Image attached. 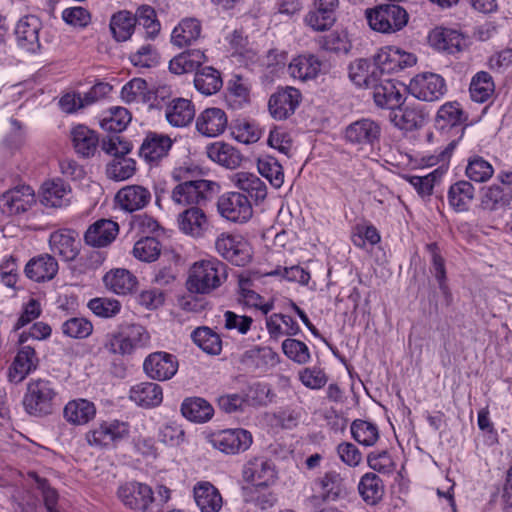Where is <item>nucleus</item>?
Wrapping results in <instances>:
<instances>
[{
	"mask_svg": "<svg viewBox=\"0 0 512 512\" xmlns=\"http://www.w3.org/2000/svg\"><path fill=\"white\" fill-rule=\"evenodd\" d=\"M227 266L216 258L195 262L189 271L187 288L190 292L208 294L227 279Z\"/></svg>",
	"mask_w": 512,
	"mask_h": 512,
	"instance_id": "f257e3e1",
	"label": "nucleus"
},
{
	"mask_svg": "<svg viewBox=\"0 0 512 512\" xmlns=\"http://www.w3.org/2000/svg\"><path fill=\"white\" fill-rule=\"evenodd\" d=\"M56 390L51 381L37 378L31 379L23 397L25 411L32 416L41 417L52 413Z\"/></svg>",
	"mask_w": 512,
	"mask_h": 512,
	"instance_id": "f03ea898",
	"label": "nucleus"
},
{
	"mask_svg": "<svg viewBox=\"0 0 512 512\" xmlns=\"http://www.w3.org/2000/svg\"><path fill=\"white\" fill-rule=\"evenodd\" d=\"M149 343L150 335L147 330L141 325L133 324L119 333L107 334L103 348L110 354L124 356L147 347Z\"/></svg>",
	"mask_w": 512,
	"mask_h": 512,
	"instance_id": "7ed1b4c3",
	"label": "nucleus"
},
{
	"mask_svg": "<svg viewBox=\"0 0 512 512\" xmlns=\"http://www.w3.org/2000/svg\"><path fill=\"white\" fill-rule=\"evenodd\" d=\"M369 26L374 31L391 34L402 30L408 23L406 9L397 4H381L366 10Z\"/></svg>",
	"mask_w": 512,
	"mask_h": 512,
	"instance_id": "20e7f679",
	"label": "nucleus"
},
{
	"mask_svg": "<svg viewBox=\"0 0 512 512\" xmlns=\"http://www.w3.org/2000/svg\"><path fill=\"white\" fill-rule=\"evenodd\" d=\"M215 250L236 266H245L252 259V248L249 242L239 234L221 233L215 240Z\"/></svg>",
	"mask_w": 512,
	"mask_h": 512,
	"instance_id": "39448f33",
	"label": "nucleus"
},
{
	"mask_svg": "<svg viewBox=\"0 0 512 512\" xmlns=\"http://www.w3.org/2000/svg\"><path fill=\"white\" fill-rule=\"evenodd\" d=\"M416 61L414 54L390 46L379 49L373 56L374 69L382 77H388L392 73L412 67Z\"/></svg>",
	"mask_w": 512,
	"mask_h": 512,
	"instance_id": "423d86ee",
	"label": "nucleus"
},
{
	"mask_svg": "<svg viewBox=\"0 0 512 512\" xmlns=\"http://www.w3.org/2000/svg\"><path fill=\"white\" fill-rule=\"evenodd\" d=\"M215 185L205 179L179 183L171 192V200L179 206L200 205L211 197Z\"/></svg>",
	"mask_w": 512,
	"mask_h": 512,
	"instance_id": "0eeeda50",
	"label": "nucleus"
},
{
	"mask_svg": "<svg viewBox=\"0 0 512 512\" xmlns=\"http://www.w3.org/2000/svg\"><path fill=\"white\" fill-rule=\"evenodd\" d=\"M129 436V425L126 422L113 420L104 421L97 427L89 430L85 439L87 443L96 448H108Z\"/></svg>",
	"mask_w": 512,
	"mask_h": 512,
	"instance_id": "6e6552de",
	"label": "nucleus"
},
{
	"mask_svg": "<svg viewBox=\"0 0 512 512\" xmlns=\"http://www.w3.org/2000/svg\"><path fill=\"white\" fill-rule=\"evenodd\" d=\"M380 124L370 118H362L349 124L345 129V140L358 149H373L381 137Z\"/></svg>",
	"mask_w": 512,
	"mask_h": 512,
	"instance_id": "1a4fd4ad",
	"label": "nucleus"
},
{
	"mask_svg": "<svg viewBox=\"0 0 512 512\" xmlns=\"http://www.w3.org/2000/svg\"><path fill=\"white\" fill-rule=\"evenodd\" d=\"M217 210L223 218L235 223H245L253 215L249 198L240 192L222 194L217 201Z\"/></svg>",
	"mask_w": 512,
	"mask_h": 512,
	"instance_id": "9d476101",
	"label": "nucleus"
},
{
	"mask_svg": "<svg viewBox=\"0 0 512 512\" xmlns=\"http://www.w3.org/2000/svg\"><path fill=\"white\" fill-rule=\"evenodd\" d=\"M407 88L413 97L427 102L441 99L447 91L444 78L439 74L430 72L413 77Z\"/></svg>",
	"mask_w": 512,
	"mask_h": 512,
	"instance_id": "9b49d317",
	"label": "nucleus"
},
{
	"mask_svg": "<svg viewBox=\"0 0 512 512\" xmlns=\"http://www.w3.org/2000/svg\"><path fill=\"white\" fill-rule=\"evenodd\" d=\"M117 497L128 509L147 512L156 500L152 488L141 482L130 481L118 487Z\"/></svg>",
	"mask_w": 512,
	"mask_h": 512,
	"instance_id": "f8f14e48",
	"label": "nucleus"
},
{
	"mask_svg": "<svg viewBox=\"0 0 512 512\" xmlns=\"http://www.w3.org/2000/svg\"><path fill=\"white\" fill-rule=\"evenodd\" d=\"M209 442L219 451L234 455L248 450L253 437L249 431L242 428L226 429L213 433Z\"/></svg>",
	"mask_w": 512,
	"mask_h": 512,
	"instance_id": "ddd939ff",
	"label": "nucleus"
},
{
	"mask_svg": "<svg viewBox=\"0 0 512 512\" xmlns=\"http://www.w3.org/2000/svg\"><path fill=\"white\" fill-rule=\"evenodd\" d=\"M174 144L170 136L157 132H148L142 141L138 154L149 166H158L165 158Z\"/></svg>",
	"mask_w": 512,
	"mask_h": 512,
	"instance_id": "4468645a",
	"label": "nucleus"
},
{
	"mask_svg": "<svg viewBox=\"0 0 512 512\" xmlns=\"http://www.w3.org/2000/svg\"><path fill=\"white\" fill-rule=\"evenodd\" d=\"M302 100L301 92L287 86L278 89L268 101V109L271 116L276 120H285L293 115Z\"/></svg>",
	"mask_w": 512,
	"mask_h": 512,
	"instance_id": "2eb2a0df",
	"label": "nucleus"
},
{
	"mask_svg": "<svg viewBox=\"0 0 512 512\" xmlns=\"http://www.w3.org/2000/svg\"><path fill=\"white\" fill-rule=\"evenodd\" d=\"M35 203V193L30 186H17L0 196V211L7 216L19 215Z\"/></svg>",
	"mask_w": 512,
	"mask_h": 512,
	"instance_id": "dca6fc26",
	"label": "nucleus"
},
{
	"mask_svg": "<svg viewBox=\"0 0 512 512\" xmlns=\"http://www.w3.org/2000/svg\"><path fill=\"white\" fill-rule=\"evenodd\" d=\"M146 375L157 381L171 379L178 370L176 357L167 352H154L146 357L143 363Z\"/></svg>",
	"mask_w": 512,
	"mask_h": 512,
	"instance_id": "f3484780",
	"label": "nucleus"
},
{
	"mask_svg": "<svg viewBox=\"0 0 512 512\" xmlns=\"http://www.w3.org/2000/svg\"><path fill=\"white\" fill-rule=\"evenodd\" d=\"M273 463L265 457H253L249 459L242 469L243 479L256 486H267L275 479Z\"/></svg>",
	"mask_w": 512,
	"mask_h": 512,
	"instance_id": "a211bd4d",
	"label": "nucleus"
},
{
	"mask_svg": "<svg viewBox=\"0 0 512 512\" xmlns=\"http://www.w3.org/2000/svg\"><path fill=\"white\" fill-rule=\"evenodd\" d=\"M59 265L54 256L44 253L32 257L25 265L24 273L27 278L35 282H45L54 279Z\"/></svg>",
	"mask_w": 512,
	"mask_h": 512,
	"instance_id": "6ab92c4d",
	"label": "nucleus"
},
{
	"mask_svg": "<svg viewBox=\"0 0 512 512\" xmlns=\"http://www.w3.org/2000/svg\"><path fill=\"white\" fill-rule=\"evenodd\" d=\"M151 198V192L144 186L128 185L116 193L115 201L122 210L132 213L145 208Z\"/></svg>",
	"mask_w": 512,
	"mask_h": 512,
	"instance_id": "aec40b11",
	"label": "nucleus"
},
{
	"mask_svg": "<svg viewBox=\"0 0 512 512\" xmlns=\"http://www.w3.org/2000/svg\"><path fill=\"white\" fill-rule=\"evenodd\" d=\"M42 23L37 16L26 15L19 19L15 27L16 40L22 48L35 52L40 47L39 31Z\"/></svg>",
	"mask_w": 512,
	"mask_h": 512,
	"instance_id": "412c9836",
	"label": "nucleus"
},
{
	"mask_svg": "<svg viewBox=\"0 0 512 512\" xmlns=\"http://www.w3.org/2000/svg\"><path fill=\"white\" fill-rule=\"evenodd\" d=\"M228 124L226 113L217 107L206 108L196 118V130L206 137L221 135Z\"/></svg>",
	"mask_w": 512,
	"mask_h": 512,
	"instance_id": "4be33fe9",
	"label": "nucleus"
},
{
	"mask_svg": "<svg viewBox=\"0 0 512 512\" xmlns=\"http://www.w3.org/2000/svg\"><path fill=\"white\" fill-rule=\"evenodd\" d=\"M119 232L118 224L110 219H99L91 224L84 235L85 243L92 247H106Z\"/></svg>",
	"mask_w": 512,
	"mask_h": 512,
	"instance_id": "5701e85b",
	"label": "nucleus"
},
{
	"mask_svg": "<svg viewBox=\"0 0 512 512\" xmlns=\"http://www.w3.org/2000/svg\"><path fill=\"white\" fill-rule=\"evenodd\" d=\"M370 89L373 90L372 96L378 107L394 110L402 105V94L389 77L379 76V80Z\"/></svg>",
	"mask_w": 512,
	"mask_h": 512,
	"instance_id": "b1692460",
	"label": "nucleus"
},
{
	"mask_svg": "<svg viewBox=\"0 0 512 512\" xmlns=\"http://www.w3.org/2000/svg\"><path fill=\"white\" fill-rule=\"evenodd\" d=\"M38 363L35 349L28 345L22 346L9 367V381L14 383L23 381L30 372L37 368Z\"/></svg>",
	"mask_w": 512,
	"mask_h": 512,
	"instance_id": "393cba45",
	"label": "nucleus"
},
{
	"mask_svg": "<svg viewBox=\"0 0 512 512\" xmlns=\"http://www.w3.org/2000/svg\"><path fill=\"white\" fill-rule=\"evenodd\" d=\"M50 250L65 261L74 260L79 253L77 234L73 230H57L50 234Z\"/></svg>",
	"mask_w": 512,
	"mask_h": 512,
	"instance_id": "a878e982",
	"label": "nucleus"
},
{
	"mask_svg": "<svg viewBox=\"0 0 512 512\" xmlns=\"http://www.w3.org/2000/svg\"><path fill=\"white\" fill-rule=\"evenodd\" d=\"M129 399L142 408L158 407L163 401V389L154 382H140L131 386Z\"/></svg>",
	"mask_w": 512,
	"mask_h": 512,
	"instance_id": "bb28decb",
	"label": "nucleus"
},
{
	"mask_svg": "<svg viewBox=\"0 0 512 512\" xmlns=\"http://www.w3.org/2000/svg\"><path fill=\"white\" fill-rule=\"evenodd\" d=\"M195 117L193 103L185 98H175L165 107V118L173 127H186Z\"/></svg>",
	"mask_w": 512,
	"mask_h": 512,
	"instance_id": "cd10ccee",
	"label": "nucleus"
},
{
	"mask_svg": "<svg viewBox=\"0 0 512 512\" xmlns=\"http://www.w3.org/2000/svg\"><path fill=\"white\" fill-rule=\"evenodd\" d=\"M206 154L210 160L228 169L239 167L243 160L238 149L222 141L209 144L206 147Z\"/></svg>",
	"mask_w": 512,
	"mask_h": 512,
	"instance_id": "c85d7f7f",
	"label": "nucleus"
},
{
	"mask_svg": "<svg viewBox=\"0 0 512 512\" xmlns=\"http://www.w3.org/2000/svg\"><path fill=\"white\" fill-rule=\"evenodd\" d=\"M71 199V188L61 179L47 181L42 186L41 203L46 207L67 206Z\"/></svg>",
	"mask_w": 512,
	"mask_h": 512,
	"instance_id": "c756f323",
	"label": "nucleus"
},
{
	"mask_svg": "<svg viewBox=\"0 0 512 512\" xmlns=\"http://www.w3.org/2000/svg\"><path fill=\"white\" fill-rule=\"evenodd\" d=\"M71 141L75 152L83 158L92 157L99 145V139L95 131L85 125L79 124L70 132Z\"/></svg>",
	"mask_w": 512,
	"mask_h": 512,
	"instance_id": "7c9ffc66",
	"label": "nucleus"
},
{
	"mask_svg": "<svg viewBox=\"0 0 512 512\" xmlns=\"http://www.w3.org/2000/svg\"><path fill=\"white\" fill-rule=\"evenodd\" d=\"M194 499L201 512H219L223 499L219 490L210 482H199L195 485Z\"/></svg>",
	"mask_w": 512,
	"mask_h": 512,
	"instance_id": "2f4dec72",
	"label": "nucleus"
},
{
	"mask_svg": "<svg viewBox=\"0 0 512 512\" xmlns=\"http://www.w3.org/2000/svg\"><path fill=\"white\" fill-rule=\"evenodd\" d=\"M177 221L183 233L194 237L201 236L208 227L206 214L197 206H191L179 213Z\"/></svg>",
	"mask_w": 512,
	"mask_h": 512,
	"instance_id": "473e14b6",
	"label": "nucleus"
},
{
	"mask_svg": "<svg viewBox=\"0 0 512 512\" xmlns=\"http://www.w3.org/2000/svg\"><path fill=\"white\" fill-rule=\"evenodd\" d=\"M202 26L196 18L182 19L171 33V43L178 48L194 44L201 36Z\"/></svg>",
	"mask_w": 512,
	"mask_h": 512,
	"instance_id": "72a5a7b5",
	"label": "nucleus"
},
{
	"mask_svg": "<svg viewBox=\"0 0 512 512\" xmlns=\"http://www.w3.org/2000/svg\"><path fill=\"white\" fill-rule=\"evenodd\" d=\"M322 62L313 54H302L292 59L289 74L302 81L314 79L321 71Z\"/></svg>",
	"mask_w": 512,
	"mask_h": 512,
	"instance_id": "f704fd0d",
	"label": "nucleus"
},
{
	"mask_svg": "<svg viewBox=\"0 0 512 512\" xmlns=\"http://www.w3.org/2000/svg\"><path fill=\"white\" fill-rule=\"evenodd\" d=\"M63 415L66 421L73 425H84L94 419L96 408L94 403L87 399H75L65 405Z\"/></svg>",
	"mask_w": 512,
	"mask_h": 512,
	"instance_id": "c9c22d12",
	"label": "nucleus"
},
{
	"mask_svg": "<svg viewBox=\"0 0 512 512\" xmlns=\"http://www.w3.org/2000/svg\"><path fill=\"white\" fill-rule=\"evenodd\" d=\"M103 282L107 289L119 295L132 293L138 284L137 278L130 271L120 268L107 272Z\"/></svg>",
	"mask_w": 512,
	"mask_h": 512,
	"instance_id": "e433bc0d",
	"label": "nucleus"
},
{
	"mask_svg": "<svg viewBox=\"0 0 512 512\" xmlns=\"http://www.w3.org/2000/svg\"><path fill=\"white\" fill-rule=\"evenodd\" d=\"M206 61V55L199 49L186 50L169 62V70L181 75L197 70Z\"/></svg>",
	"mask_w": 512,
	"mask_h": 512,
	"instance_id": "4c0bfd02",
	"label": "nucleus"
},
{
	"mask_svg": "<svg viewBox=\"0 0 512 512\" xmlns=\"http://www.w3.org/2000/svg\"><path fill=\"white\" fill-rule=\"evenodd\" d=\"M350 80L358 87L370 89L379 80V75L374 69V62L366 59H358L352 62L348 68Z\"/></svg>",
	"mask_w": 512,
	"mask_h": 512,
	"instance_id": "58836bf2",
	"label": "nucleus"
},
{
	"mask_svg": "<svg viewBox=\"0 0 512 512\" xmlns=\"http://www.w3.org/2000/svg\"><path fill=\"white\" fill-rule=\"evenodd\" d=\"M182 415L195 423H204L214 415L212 405L203 398H186L181 404Z\"/></svg>",
	"mask_w": 512,
	"mask_h": 512,
	"instance_id": "ea45409f",
	"label": "nucleus"
},
{
	"mask_svg": "<svg viewBox=\"0 0 512 512\" xmlns=\"http://www.w3.org/2000/svg\"><path fill=\"white\" fill-rule=\"evenodd\" d=\"M358 491L368 505H376L383 498L384 483L377 474L368 472L361 477Z\"/></svg>",
	"mask_w": 512,
	"mask_h": 512,
	"instance_id": "a19ab883",
	"label": "nucleus"
},
{
	"mask_svg": "<svg viewBox=\"0 0 512 512\" xmlns=\"http://www.w3.org/2000/svg\"><path fill=\"white\" fill-rule=\"evenodd\" d=\"M474 195V186L469 181L461 180L450 186L448 201L455 211L463 212L468 210Z\"/></svg>",
	"mask_w": 512,
	"mask_h": 512,
	"instance_id": "79ce46f5",
	"label": "nucleus"
},
{
	"mask_svg": "<svg viewBox=\"0 0 512 512\" xmlns=\"http://www.w3.org/2000/svg\"><path fill=\"white\" fill-rule=\"evenodd\" d=\"M233 182L235 186L247 193L255 201H261L266 198V184L253 173L238 172L233 176Z\"/></svg>",
	"mask_w": 512,
	"mask_h": 512,
	"instance_id": "37998d69",
	"label": "nucleus"
},
{
	"mask_svg": "<svg viewBox=\"0 0 512 512\" xmlns=\"http://www.w3.org/2000/svg\"><path fill=\"white\" fill-rule=\"evenodd\" d=\"M429 39L435 48L449 54L459 52L464 42L463 36L452 29L435 30L430 34Z\"/></svg>",
	"mask_w": 512,
	"mask_h": 512,
	"instance_id": "c03bdc74",
	"label": "nucleus"
},
{
	"mask_svg": "<svg viewBox=\"0 0 512 512\" xmlns=\"http://www.w3.org/2000/svg\"><path fill=\"white\" fill-rule=\"evenodd\" d=\"M194 86L204 95L217 93L223 86L220 72L211 66L202 68L195 74Z\"/></svg>",
	"mask_w": 512,
	"mask_h": 512,
	"instance_id": "a18cd8bd",
	"label": "nucleus"
},
{
	"mask_svg": "<svg viewBox=\"0 0 512 512\" xmlns=\"http://www.w3.org/2000/svg\"><path fill=\"white\" fill-rule=\"evenodd\" d=\"M465 119L458 102H447L439 108L435 123L438 129L446 130L462 124Z\"/></svg>",
	"mask_w": 512,
	"mask_h": 512,
	"instance_id": "49530a36",
	"label": "nucleus"
},
{
	"mask_svg": "<svg viewBox=\"0 0 512 512\" xmlns=\"http://www.w3.org/2000/svg\"><path fill=\"white\" fill-rule=\"evenodd\" d=\"M397 108L398 111L394 114L393 121L398 128L412 131L424 125L425 116L421 109L412 106Z\"/></svg>",
	"mask_w": 512,
	"mask_h": 512,
	"instance_id": "de8ad7c7",
	"label": "nucleus"
},
{
	"mask_svg": "<svg viewBox=\"0 0 512 512\" xmlns=\"http://www.w3.org/2000/svg\"><path fill=\"white\" fill-rule=\"evenodd\" d=\"M494 90V81L488 72L480 71L473 76L469 88L473 101L478 103L487 101L494 93Z\"/></svg>",
	"mask_w": 512,
	"mask_h": 512,
	"instance_id": "09e8293b",
	"label": "nucleus"
},
{
	"mask_svg": "<svg viewBox=\"0 0 512 512\" xmlns=\"http://www.w3.org/2000/svg\"><path fill=\"white\" fill-rule=\"evenodd\" d=\"M136 25V19L129 11H119L115 13L110 22V29L117 41L128 40Z\"/></svg>",
	"mask_w": 512,
	"mask_h": 512,
	"instance_id": "8fccbe9b",
	"label": "nucleus"
},
{
	"mask_svg": "<svg viewBox=\"0 0 512 512\" xmlns=\"http://www.w3.org/2000/svg\"><path fill=\"white\" fill-rule=\"evenodd\" d=\"M226 101L233 109H240L250 101V90L243 78L235 76L228 82Z\"/></svg>",
	"mask_w": 512,
	"mask_h": 512,
	"instance_id": "3c124183",
	"label": "nucleus"
},
{
	"mask_svg": "<svg viewBox=\"0 0 512 512\" xmlns=\"http://www.w3.org/2000/svg\"><path fill=\"white\" fill-rule=\"evenodd\" d=\"M194 343L204 352L217 355L221 352L222 342L218 334L208 327H199L192 332Z\"/></svg>",
	"mask_w": 512,
	"mask_h": 512,
	"instance_id": "603ef678",
	"label": "nucleus"
},
{
	"mask_svg": "<svg viewBox=\"0 0 512 512\" xmlns=\"http://www.w3.org/2000/svg\"><path fill=\"white\" fill-rule=\"evenodd\" d=\"M130 112L124 107H111L101 120L100 126L102 129L109 132H121L131 121Z\"/></svg>",
	"mask_w": 512,
	"mask_h": 512,
	"instance_id": "864d4df0",
	"label": "nucleus"
},
{
	"mask_svg": "<svg viewBox=\"0 0 512 512\" xmlns=\"http://www.w3.org/2000/svg\"><path fill=\"white\" fill-rule=\"evenodd\" d=\"M133 16L136 19V23L143 26L147 38L154 39L159 34L161 24L157 19L156 11L152 6H139Z\"/></svg>",
	"mask_w": 512,
	"mask_h": 512,
	"instance_id": "5fc2aeb1",
	"label": "nucleus"
},
{
	"mask_svg": "<svg viewBox=\"0 0 512 512\" xmlns=\"http://www.w3.org/2000/svg\"><path fill=\"white\" fill-rule=\"evenodd\" d=\"M351 434L355 441L364 446H373L378 438V427L369 421L357 419L351 424Z\"/></svg>",
	"mask_w": 512,
	"mask_h": 512,
	"instance_id": "6e6d98bb",
	"label": "nucleus"
},
{
	"mask_svg": "<svg viewBox=\"0 0 512 512\" xmlns=\"http://www.w3.org/2000/svg\"><path fill=\"white\" fill-rule=\"evenodd\" d=\"M247 405L258 407L267 406L273 403L276 394L272 391L270 385L266 383L257 382L249 386L244 395Z\"/></svg>",
	"mask_w": 512,
	"mask_h": 512,
	"instance_id": "4d7b16f0",
	"label": "nucleus"
},
{
	"mask_svg": "<svg viewBox=\"0 0 512 512\" xmlns=\"http://www.w3.org/2000/svg\"><path fill=\"white\" fill-rule=\"evenodd\" d=\"M250 280L241 277L239 280V301L248 307L259 309L263 314H268L273 309L272 302L263 303V298L249 288Z\"/></svg>",
	"mask_w": 512,
	"mask_h": 512,
	"instance_id": "13d9d810",
	"label": "nucleus"
},
{
	"mask_svg": "<svg viewBox=\"0 0 512 512\" xmlns=\"http://www.w3.org/2000/svg\"><path fill=\"white\" fill-rule=\"evenodd\" d=\"M510 203L509 194L505 193L504 189L498 185L488 187L481 200L483 209L489 211H496L508 206Z\"/></svg>",
	"mask_w": 512,
	"mask_h": 512,
	"instance_id": "bf43d9fd",
	"label": "nucleus"
},
{
	"mask_svg": "<svg viewBox=\"0 0 512 512\" xmlns=\"http://www.w3.org/2000/svg\"><path fill=\"white\" fill-rule=\"evenodd\" d=\"M494 173L492 165L480 156H473L469 159L466 167L467 177L475 182H486Z\"/></svg>",
	"mask_w": 512,
	"mask_h": 512,
	"instance_id": "052dcab7",
	"label": "nucleus"
},
{
	"mask_svg": "<svg viewBox=\"0 0 512 512\" xmlns=\"http://www.w3.org/2000/svg\"><path fill=\"white\" fill-rule=\"evenodd\" d=\"M62 332L73 339H84L93 332L92 323L83 317H72L62 324Z\"/></svg>",
	"mask_w": 512,
	"mask_h": 512,
	"instance_id": "680f3d73",
	"label": "nucleus"
},
{
	"mask_svg": "<svg viewBox=\"0 0 512 512\" xmlns=\"http://www.w3.org/2000/svg\"><path fill=\"white\" fill-rule=\"evenodd\" d=\"M136 171V162L131 158L114 159L108 164L106 172L110 179L115 181H124L134 175Z\"/></svg>",
	"mask_w": 512,
	"mask_h": 512,
	"instance_id": "e2e57ef3",
	"label": "nucleus"
},
{
	"mask_svg": "<svg viewBox=\"0 0 512 512\" xmlns=\"http://www.w3.org/2000/svg\"><path fill=\"white\" fill-rule=\"evenodd\" d=\"M319 484L323 490V497L326 500H336L345 491L343 479L340 474L334 471L327 472L319 480Z\"/></svg>",
	"mask_w": 512,
	"mask_h": 512,
	"instance_id": "0e129e2a",
	"label": "nucleus"
},
{
	"mask_svg": "<svg viewBox=\"0 0 512 512\" xmlns=\"http://www.w3.org/2000/svg\"><path fill=\"white\" fill-rule=\"evenodd\" d=\"M441 175V172L434 170L425 176L405 175L403 176V179L414 187L419 196L424 198L432 194L434 185L438 180H440Z\"/></svg>",
	"mask_w": 512,
	"mask_h": 512,
	"instance_id": "69168bd1",
	"label": "nucleus"
},
{
	"mask_svg": "<svg viewBox=\"0 0 512 512\" xmlns=\"http://www.w3.org/2000/svg\"><path fill=\"white\" fill-rule=\"evenodd\" d=\"M258 171L275 187L280 188L284 182V173L282 166L274 158L260 159L258 161Z\"/></svg>",
	"mask_w": 512,
	"mask_h": 512,
	"instance_id": "338daca9",
	"label": "nucleus"
},
{
	"mask_svg": "<svg viewBox=\"0 0 512 512\" xmlns=\"http://www.w3.org/2000/svg\"><path fill=\"white\" fill-rule=\"evenodd\" d=\"M88 307L96 316L102 318H112L121 310L119 301L105 297L91 299L88 302Z\"/></svg>",
	"mask_w": 512,
	"mask_h": 512,
	"instance_id": "774afa93",
	"label": "nucleus"
}]
</instances>
